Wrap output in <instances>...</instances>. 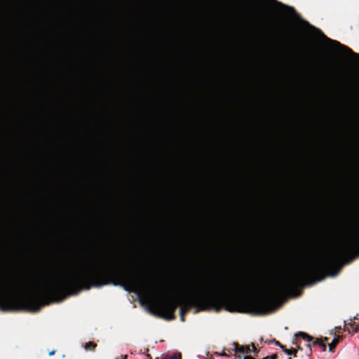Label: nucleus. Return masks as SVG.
<instances>
[{
    "mask_svg": "<svg viewBox=\"0 0 359 359\" xmlns=\"http://www.w3.org/2000/svg\"><path fill=\"white\" fill-rule=\"evenodd\" d=\"M324 278V257L320 262H306L301 271L285 278L276 293L267 297L248 299L238 298L236 294L248 291L252 281L243 277L214 280L205 284L203 292L195 293L187 298H177L163 293L165 298L156 303L160 316L167 320L175 318V313L180 306V316H185L189 308L198 311L205 310L208 306L222 305L229 311L266 315L273 311L278 306V295L295 292L299 287L309 281H320Z\"/></svg>",
    "mask_w": 359,
    "mask_h": 359,
    "instance_id": "f257e3e1",
    "label": "nucleus"
},
{
    "mask_svg": "<svg viewBox=\"0 0 359 359\" xmlns=\"http://www.w3.org/2000/svg\"><path fill=\"white\" fill-rule=\"evenodd\" d=\"M97 259L96 264L85 269L48 281L34 292L28 293L21 298L22 304L32 311H39L41 307L48 304L50 298L76 294L81 290L100 287L112 284L121 285L126 290L151 294L154 292L151 283L142 271H130L128 266L132 259L118 256H104Z\"/></svg>",
    "mask_w": 359,
    "mask_h": 359,
    "instance_id": "f03ea898",
    "label": "nucleus"
},
{
    "mask_svg": "<svg viewBox=\"0 0 359 359\" xmlns=\"http://www.w3.org/2000/svg\"><path fill=\"white\" fill-rule=\"evenodd\" d=\"M344 208L346 215L345 241L342 246V254L356 252L359 255V189L354 187L348 190L344 200Z\"/></svg>",
    "mask_w": 359,
    "mask_h": 359,
    "instance_id": "7ed1b4c3",
    "label": "nucleus"
},
{
    "mask_svg": "<svg viewBox=\"0 0 359 359\" xmlns=\"http://www.w3.org/2000/svg\"><path fill=\"white\" fill-rule=\"evenodd\" d=\"M344 119L345 123L353 130L349 135H359V101L356 97L347 102Z\"/></svg>",
    "mask_w": 359,
    "mask_h": 359,
    "instance_id": "20e7f679",
    "label": "nucleus"
},
{
    "mask_svg": "<svg viewBox=\"0 0 359 359\" xmlns=\"http://www.w3.org/2000/svg\"><path fill=\"white\" fill-rule=\"evenodd\" d=\"M35 283H36L31 278L29 273L25 270H23L22 273H20V274H15L13 278V285L18 288L35 285Z\"/></svg>",
    "mask_w": 359,
    "mask_h": 359,
    "instance_id": "39448f33",
    "label": "nucleus"
},
{
    "mask_svg": "<svg viewBox=\"0 0 359 359\" xmlns=\"http://www.w3.org/2000/svg\"><path fill=\"white\" fill-rule=\"evenodd\" d=\"M15 301L11 295L0 290V309L2 311H10L15 306Z\"/></svg>",
    "mask_w": 359,
    "mask_h": 359,
    "instance_id": "423d86ee",
    "label": "nucleus"
},
{
    "mask_svg": "<svg viewBox=\"0 0 359 359\" xmlns=\"http://www.w3.org/2000/svg\"><path fill=\"white\" fill-rule=\"evenodd\" d=\"M312 29H313L315 31H316V34H318L319 36H321L323 39H325L327 42H328L330 43V45L333 48H335V49H339V50L341 51V52H344L346 54L349 53H351V50L348 48L347 47L344 46H342L341 45L339 42L336 41H333V40H331L328 38H327L322 32L320 29H316L313 27H311Z\"/></svg>",
    "mask_w": 359,
    "mask_h": 359,
    "instance_id": "0eeeda50",
    "label": "nucleus"
},
{
    "mask_svg": "<svg viewBox=\"0 0 359 359\" xmlns=\"http://www.w3.org/2000/svg\"><path fill=\"white\" fill-rule=\"evenodd\" d=\"M266 1L274 6H278L280 8H284L283 11L289 15L292 16L294 13V10L293 8L287 6L282 3L277 1L276 0H266Z\"/></svg>",
    "mask_w": 359,
    "mask_h": 359,
    "instance_id": "6e6552de",
    "label": "nucleus"
},
{
    "mask_svg": "<svg viewBox=\"0 0 359 359\" xmlns=\"http://www.w3.org/2000/svg\"><path fill=\"white\" fill-rule=\"evenodd\" d=\"M335 90H334V88L332 86L331 87L329 86V87H326L323 89V97L329 102L334 101L335 98Z\"/></svg>",
    "mask_w": 359,
    "mask_h": 359,
    "instance_id": "1a4fd4ad",
    "label": "nucleus"
},
{
    "mask_svg": "<svg viewBox=\"0 0 359 359\" xmlns=\"http://www.w3.org/2000/svg\"><path fill=\"white\" fill-rule=\"evenodd\" d=\"M0 137H40L43 140L45 137H97V136H0Z\"/></svg>",
    "mask_w": 359,
    "mask_h": 359,
    "instance_id": "9d476101",
    "label": "nucleus"
},
{
    "mask_svg": "<svg viewBox=\"0 0 359 359\" xmlns=\"http://www.w3.org/2000/svg\"><path fill=\"white\" fill-rule=\"evenodd\" d=\"M236 353H250L251 350L249 346L239 345L237 342L233 344Z\"/></svg>",
    "mask_w": 359,
    "mask_h": 359,
    "instance_id": "9b49d317",
    "label": "nucleus"
},
{
    "mask_svg": "<svg viewBox=\"0 0 359 359\" xmlns=\"http://www.w3.org/2000/svg\"><path fill=\"white\" fill-rule=\"evenodd\" d=\"M295 336L296 337H301L302 339L307 341L309 342V344H307V347L309 348L310 352L311 353V344H309V342H311L313 340V337L310 336L309 334L304 332H299L295 334Z\"/></svg>",
    "mask_w": 359,
    "mask_h": 359,
    "instance_id": "f8f14e48",
    "label": "nucleus"
},
{
    "mask_svg": "<svg viewBox=\"0 0 359 359\" xmlns=\"http://www.w3.org/2000/svg\"><path fill=\"white\" fill-rule=\"evenodd\" d=\"M327 337H324L323 339L320 338V339H316L313 342V345H318L321 348H322V351H326V348H327V346L325 344V341H327Z\"/></svg>",
    "mask_w": 359,
    "mask_h": 359,
    "instance_id": "ddd939ff",
    "label": "nucleus"
},
{
    "mask_svg": "<svg viewBox=\"0 0 359 359\" xmlns=\"http://www.w3.org/2000/svg\"><path fill=\"white\" fill-rule=\"evenodd\" d=\"M339 342V337L334 338L332 341L329 344V350L330 352H333Z\"/></svg>",
    "mask_w": 359,
    "mask_h": 359,
    "instance_id": "4468645a",
    "label": "nucleus"
},
{
    "mask_svg": "<svg viewBox=\"0 0 359 359\" xmlns=\"http://www.w3.org/2000/svg\"><path fill=\"white\" fill-rule=\"evenodd\" d=\"M350 325L353 327L354 333L359 331V320L358 318H355L352 323H350Z\"/></svg>",
    "mask_w": 359,
    "mask_h": 359,
    "instance_id": "2eb2a0df",
    "label": "nucleus"
},
{
    "mask_svg": "<svg viewBox=\"0 0 359 359\" xmlns=\"http://www.w3.org/2000/svg\"><path fill=\"white\" fill-rule=\"evenodd\" d=\"M97 346V344L93 341H88L85 344L84 348L86 350H94Z\"/></svg>",
    "mask_w": 359,
    "mask_h": 359,
    "instance_id": "dca6fc26",
    "label": "nucleus"
},
{
    "mask_svg": "<svg viewBox=\"0 0 359 359\" xmlns=\"http://www.w3.org/2000/svg\"><path fill=\"white\" fill-rule=\"evenodd\" d=\"M161 359H182V355L180 353H175L172 355H166Z\"/></svg>",
    "mask_w": 359,
    "mask_h": 359,
    "instance_id": "f3484780",
    "label": "nucleus"
},
{
    "mask_svg": "<svg viewBox=\"0 0 359 359\" xmlns=\"http://www.w3.org/2000/svg\"><path fill=\"white\" fill-rule=\"evenodd\" d=\"M285 353L289 355H292L294 357L297 356V349H287V351H285Z\"/></svg>",
    "mask_w": 359,
    "mask_h": 359,
    "instance_id": "a211bd4d",
    "label": "nucleus"
},
{
    "mask_svg": "<svg viewBox=\"0 0 359 359\" xmlns=\"http://www.w3.org/2000/svg\"><path fill=\"white\" fill-rule=\"evenodd\" d=\"M266 343H268V344H273L276 346H279L280 345V341H277L276 339H271V340H269V341H266Z\"/></svg>",
    "mask_w": 359,
    "mask_h": 359,
    "instance_id": "6ab92c4d",
    "label": "nucleus"
},
{
    "mask_svg": "<svg viewBox=\"0 0 359 359\" xmlns=\"http://www.w3.org/2000/svg\"><path fill=\"white\" fill-rule=\"evenodd\" d=\"M251 346L252 347V351L254 352L255 353V356H257V354L259 353V349H257L255 345V344L252 343L251 344Z\"/></svg>",
    "mask_w": 359,
    "mask_h": 359,
    "instance_id": "aec40b11",
    "label": "nucleus"
},
{
    "mask_svg": "<svg viewBox=\"0 0 359 359\" xmlns=\"http://www.w3.org/2000/svg\"><path fill=\"white\" fill-rule=\"evenodd\" d=\"M266 359H278L277 353H273L271 355L266 356Z\"/></svg>",
    "mask_w": 359,
    "mask_h": 359,
    "instance_id": "412c9836",
    "label": "nucleus"
},
{
    "mask_svg": "<svg viewBox=\"0 0 359 359\" xmlns=\"http://www.w3.org/2000/svg\"><path fill=\"white\" fill-rule=\"evenodd\" d=\"M278 346H280V348H281L284 352H285V351H287V348H286V346H284V345H283V344H280V345H279Z\"/></svg>",
    "mask_w": 359,
    "mask_h": 359,
    "instance_id": "4be33fe9",
    "label": "nucleus"
},
{
    "mask_svg": "<svg viewBox=\"0 0 359 359\" xmlns=\"http://www.w3.org/2000/svg\"><path fill=\"white\" fill-rule=\"evenodd\" d=\"M293 344L297 345V349L302 350V348H301V347H300V346L298 344L297 341L293 342Z\"/></svg>",
    "mask_w": 359,
    "mask_h": 359,
    "instance_id": "5701e85b",
    "label": "nucleus"
},
{
    "mask_svg": "<svg viewBox=\"0 0 359 359\" xmlns=\"http://www.w3.org/2000/svg\"><path fill=\"white\" fill-rule=\"evenodd\" d=\"M121 357L122 359H128V355H122Z\"/></svg>",
    "mask_w": 359,
    "mask_h": 359,
    "instance_id": "b1692460",
    "label": "nucleus"
},
{
    "mask_svg": "<svg viewBox=\"0 0 359 359\" xmlns=\"http://www.w3.org/2000/svg\"><path fill=\"white\" fill-rule=\"evenodd\" d=\"M55 351H52L49 353V355H53L55 354Z\"/></svg>",
    "mask_w": 359,
    "mask_h": 359,
    "instance_id": "393cba45",
    "label": "nucleus"
},
{
    "mask_svg": "<svg viewBox=\"0 0 359 359\" xmlns=\"http://www.w3.org/2000/svg\"><path fill=\"white\" fill-rule=\"evenodd\" d=\"M180 319L182 321H184V316H180Z\"/></svg>",
    "mask_w": 359,
    "mask_h": 359,
    "instance_id": "a878e982",
    "label": "nucleus"
},
{
    "mask_svg": "<svg viewBox=\"0 0 359 359\" xmlns=\"http://www.w3.org/2000/svg\"><path fill=\"white\" fill-rule=\"evenodd\" d=\"M222 355H224V356H227V354L226 353H222Z\"/></svg>",
    "mask_w": 359,
    "mask_h": 359,
    "instance_id": "bb28decb",
    "label": "nucleus"
},
{
    "mask_svg": "<svg viewBox=\"0 0 359 359\" xmlns=\"http://www.w3.org/2000/svg\"><path fill=\"white\" fill-rule=\"evenodd\" d=\"M148 357L149 358V359H151V356L149 355H148Z\"/></svg>",
    "mask_w": 359,
    "mask_h": 359,
    "instance_id": "cd10ccee",
    "label": "nucleus"
}]
</instances>
